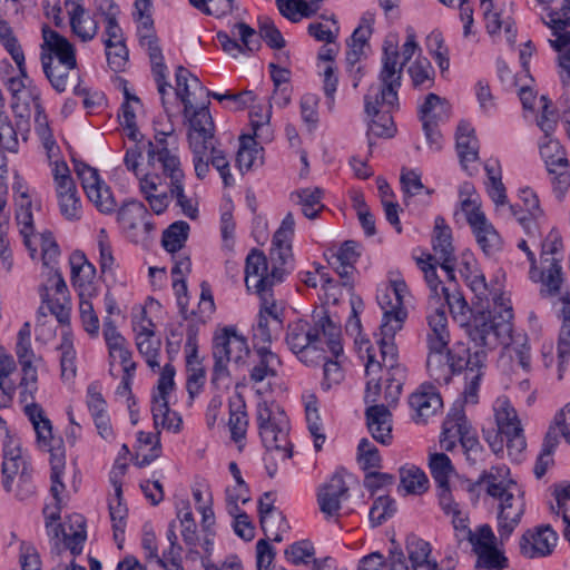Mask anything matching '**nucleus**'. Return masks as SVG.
I'll list each match as a JSON object with an SVG mask.
<instances>
[{"label":"nucleus","mask_w":570,"mask_h":570,"mask_svg":"<svg viewBox=\"0 0 570 570\" xmlns=\"http://www.w3.org/2000/svg\"><path fill=\"white\" fill-rule=\"evenodd\" d=\"M407 293V285L402 278L391 279L389 284L377 289L376 301L383 316L380 332L376 334V342L386 367H393L395 356H397L394 337L402 330L407 317L404 307V297Z\"/></svg>","instance_id":"obj_6"},{"label":"nucleus","mask_w":570,"mask_h":570,"mask_svg":"<svg viewBox=\"0 0 570 570\" xmlns=\"http://www.w3.org/2000/svg\"><path fill=\"white\" fill-rule=\"evenodd\" d=\"M42 66L43 73L51 87L58 92L62 94L68 87V79L70 75L77 69V62L71 63H52L45 62Z\"/></svg>","instance_id":"obj_58"},{"label":"nucleus","mask_w":570,"mask_h":570,"mask_svg":"<svg viewBox=\"0 0 570 570\" xmlns=\"http://www.w3.org/2000/svg\"><path fill=\"white\" fill-rule=\"evenodd\" d=\"M439 505L446 517L451 519V523L459 539H465L470 533L469 515L464 508L454 500L452 494L440 495Z\"/></svg>","instance_id":"obj_41"},{"label":"nucleus","mask_w":570,"mask_h":570,"mask_svg":"<svg viewBox=\"0 0 570 570\" xmlns=\"http://www.w3.org/2000/svg\"><path fill=\"white\" fill-rule=\"evenodd\" d=\"M271 259V269L268 262L263 252L252 249L246 257L245 264V284L248 291L253 289L255 293H264L266 289L283 282L285 275L291 273L294 265L281 264L276 259Z\"/></svg>","instance_id":"obj_9"},{"label":"nucleus","mask_w":570,"mask_h":570,"mask_svg":"<svg viewBox=\"0 0 570 570\" xmlns=\"http://www.w3.org/2000/svg\"><path fill=\"white\" fill-rule=\"evenodd\" d=\"M395 39L385 42L379 85H372L364 96L365 111L372 116L367 136L391 138L396 132L392 112L399 110V90L402 86V68H396Z\"/></svg>","instance_id":"obj_2"},{"label":"nucleus","mask_w":570,"mask_h":570,"mask_svg":"<svg viewBox=\"0 0 570 570\" xmlns=\"http://www.w3.org/2000/svg\"><path fill=\"white\" fill-rule=\"evenodd\" d=\"M432 246L434 250L432 256L440 262V266L445 272L448 279H455L456 258L452 245V233L451 228L444 224V219L441 217L435 219Z\"/></svg>","instance_id":"obj_25"},{"label":"nucleus","mask_w":570,"mask_h":570,"mask_svg":"<svg viewBox=\"0 0 570 570\" xmlns=\"http://www.w3.org/2000/svg\"><path fill=\"white\" fill-rule=\"evenodd\" d=\"M518 248L525 253L527 259L531 264L529 272L530 279L541 284L540 294L542 296H554L559 294L563 282L560 259L556 257L543 258L541 261V268L539 269L535 266V255L529 248L524 239L518 243Z\"/></svg>","instance_id":"obj_12"},{"label":"nucleus","mask_w":570,"mask_h":570,"mask_svg":"<svg viewBox=\"0 0 570 570\" xmlns=\"http://www.w3.org/2000/svg\"><path fill=\"white\" fill-rule=\"evenodd\" d=\"M549 21L544 23L552 29L554 40H550L551 47L556 51H562L570 45V31H564L570 27V9L562 4L560 10L551 9L548 13Z\"/></svg>","instance_id":"obj_43"},{"label":"nucleus","mask_w":570,"mask_h":570,"mask_svg":"<svg viewBox=\"0 0 570 570\" xmlns=\"http://www.w3.org/2000/svg\"><path fill=\"white\" fill-rule=\"evenodd\" d=\"M13 357L4 352L0 344V407H9L12 404L17 385L11 374L16 372Z\"/></svg>","instance_id":"obj_42"},{"label":"nucleus","mask_w":570,"mask_h":570,"mask_svg":"<svg viewBox=\"0 0 570 570\" xmlns=\"http://www.w3.org/2000/svg\"><path fill=\"white\" fill-rule=\"evenodd\" d=\"M169 134L159 132L155 135L154 140L147 144V166L155 170H160L171 199H175L176 206L181 214L189 219L198 217V202L185 193V173L181 167L177 148L169 147Z\"/></svg>","instance_id":"obj_5"},{"label":"nucleus","mask_w":570,"mask_h":570,"mask_svg":"<svg viewBox=\"0 0 570 570\" xmlns=\"http://www.w3.org/2000/svg\"><path fill=\"white\" fill-rule=\"evenodd\" d=\"M247 340L234 326L217 331L213 340V357L244 364L249 356Z\"/></svg>","instance_id":"obj_18"},{"label":"nucleus","mask_w":570,"mask_h":570,"mask_svg":"<svg viewBox=\"0 0 570 570\" xmlns=\"http://www.w3.org/2000/svg\"><path fill=\"white\" fill-rule=\"evenodd\" d=\"M509 469L505 466L492 469L482 480L487 493L498 501V507L513 505L514 500H507V491L512 487H520L514 480L508 478Z\"/></svg>","instance_id":"obj_37"},{"label":"nucleus","mask_w":570,"mask_h":570,"mask_svg":"<svg viewBox=\"0 0 570 570\" xmlns=\"http://www.w3.org/2000/svg\"><path fill=\"white\" fill-rule=\"evenodd\" d=\"M406 552L412 570H442L428 541L416 537L410 538L406 542Z\"/></svg>","instance_id":"obj_38"},{"label":"nucleus","mask_w":570,"mask_h":570,"mask_svg":"<svg viewBox=\"0 0 570 570\" xmlns=\"http://www.w3.org/2000/svg\"><path fill=\"white\" fill-rule=\"evenodd\" d=\"M275 495L272 492H265L258 500V512L261 519V527L264 533L274 541H281L282 538L278 533H274L271 529L275 521L286 525L284 517L281 512L276 511L274 507Z\"/></svg>","instance_id":"obj_49"},{"label":"nucleus","mask_w":570,"mask_h":570,"mask_svg":"<svg viewBox=\"0 0 570 570\" xmlns=\"http://www.w3.org/2000/svg\"><path fill=\"white\" fill-rule=\"evenodd\" d=\"M66 501H55L43 507L45 528L47 535L55 544L62 543L73 556L82 552L87 540L86 520L81 514H72L61 523L60 514Z\"/></svg>","instance_id":"obj_8"},{"label":"nucleus","mask_w":570,"mask_h":570,"mask_svg":"<svg viewBox=\"0 0 570 570\" xmlns=\"http://www.w3.org/2000/svg\"><path fill=\"white\" fill-rule=\"evenodd\" d=\"M281 366V358L271 351L269 346L254 345L253 365L249 370V380L253 383L258 384L276 377Z\"/></svg>","instance_id":"obj_31"},{"label":"nucleus","mask_w":570,"mask_h":570,"mask_svg":"<svg viewBox=\"0 0 570 570\" xmlns=\"http://www.w3.org/2000/svg\"><path fill=\"white\" fill-rule=\"evenodd\" d=\"M42 43L40 46V61L52 63H71L77 62V51L73 43H71L65 36L43 26Z\"/></svg>","instance_id":"obj_20"},{"label":"nucleus","mask_w":570,"mask_h":570,"mask_svg":"<svg viewBox=\"0 0 570 570\" xmlns=\"http://www.w3.org/2000/svg\"><path fill=\"white\" fill-rule=\"evenodd\" d=\"M400 488L406 494L421 495L430 488L426 473L414 464H405L400 469Z\"/></svg>","instance_id":"obj_50"},{"label":"nucleus","mask_w":570,"mask_h":570,"mask_svg":"<svg viewBox=\"0 0 570 570\" xmlns=\"http://www.w3.org/2000/svg\"><path fill=\"white\" fill-rule=\"evenodd\" d=\"M448 114L449 107L446 101L435 94H429L419 109V117L422 122H439L448 118Z\"/></svg>","instance_id":"obj_60"},{"label":"nucleus","mask_w":570,"mask_h":570,"mask_svg":"<svg viewBox=\"0 0 570 570\" xmlns=\"http://www.w3.org/2000/svg\"><path fill=\"white\" fill-rule=\"evenodd\" d=\"M117 220L126 236L135 243L145 240L155 230L147 207L138 200L125 203L117 212Z\"/></svg>","instance_id":"obj_14"},{"label":"nucleus","mask_w":570,"mask_h":570,"mask_svg":"<svg viewBox=\"0 0 570 570\" xmlns=\"http://www.w3.org/2000/svg\"><path fill=\"white\" fill-rule=\"evenodd\" d=\"M455 140L460 164L462 168L472 176L478 170L475 163L479 160L480 144L475 136V130L469 121L461 120L459 122Z\"/></svg>","instance_id":"obj_26"},{"label":"nucleus","mask_w":570,"mask_h":570,"mask_svg":"<svg viewBox=\"0 0 570 570\" xmlns=\"http://www.w3.org/2000/svg\"><path fill=\"white\" fill-rule=\"evenodd\" d=\"M416 266L423 273L425 283L431 291L433 297L441 298L443 293L450 291V287L453 285V281H449L450 285H444L438 276L436 265H440V262L435 259L431 254H425L424 257H414Z\"/></svg>","instance_id":"obj_52"},{"label":"nucleus","mask_w":570,"mask_h":570,"mask_svg":"<svg viewBox=\"0 0 570 570\" xmlns=\"http://www.w3.org/2000/svg\"><path fill=\"white\" fill-rule=\"evenodd\" d=\"M102 334L108 348L110 366L114 365L117 358L131 352L127 340L120 334L110 317L104 320Z\"/></svg>","instance_id":"obj_54"},{"label":"nucleus","mask_w":570,"mask_h":570,"mask_svg":"<svg viewBox=\"0 0 570 570\" xmlns=\"http://www.w3.org/2000/svg\"><path fill=\"white\" fill-rule=\"evenodd\" d=\"M323 194L324 191L320 187H307L293 191L291 199L301 206L302 213L306 218L314 219L324 208L322 203Z\"/></svg>","instance_id":"obj_48"},{"label":"nucleus","mask_w":570,"mask_h":570,"mask_svg":"<svg viewBox=\"0 0 570 570\" xmlns=\"http://www.w3.org/2000/svg\"><path fill=\"white\" fill-rule=\"evenodd\" d=\"M429 468L438 487V498L445 492L452 494L450 490V478L455 470L450 458L444 453H431L429 456Z\"/></svg>","instance_id":"obj_45"},{"label":"nucleus","mask_w":570,"mask_h":570,"mask_svg":"<svg viewBox=\"0 0 570 570\" xmlns=\"http://www.w3.org/2000/svg\"><path fill=\"white\" fill-rule=\"evenodd\" d=\"M52 178L55 185L56 197L76 195L78 189L73 178L71 177L70 169L65 161H56L52 167Z\"/></svg>","instance_id":"obj_62"},{"label":"nucleus","mask_w":570,"mask_h":570,"mask_svg":"<svg viewBox=\"0 0 570 570\" xmlns=\"http://www.w3.org/2000/svg\"><path fill=\"white\" fill-rule=\"evenodd\" d=\"M256 137L243 135L239 138V148L236 155V165L240 171L249 170L263 164L264 149L255 139Z\"/></svg>","instance_id":"obj_46"},{"label":"nucleus","mask_w":570,"mask_h":570,"mask_svg":"<svg viewBox=\"0 0 570 570\" xmlns=\"http://www.w3.org/2000/svg\"><path fill=\"white\" fill-rule=\"evenodd\" d=\"M20 186L18 188L13 186L17 194L16 222L19 234L23 239L24 246L30 252L31 257H35L37 245L40 244L43 264L48 266L59 256V246L50 232L36 233L32 200L27 190H20Z\"/></svg>","instance_id":"obj_7"},{"label":"nucleus","mask_w":570,"mask_h":570,"mask_svg":"<svg viewBox=\"0 0 570 570\" xmlns=\"http://www.w3.org/2000/svg\"><path fill=\"white\" fill-rule=\"evenodd\" d=\"M175 367L166 364L159 375L157 390L153 394L151 413L155 428H180V415L171 411L168 405V395L175 387Z\"/></svg>","instance_id":"obj_11"},{"label":"nucleus","mask_w":570,"mask_h":570,"mask_svg":"<svg viewBox=\"0 0 570 570\" xmlns=\"http://www.w3.org/2000/svg\"><path fill=\"white\" fill-rule=\"evenodd\" d=\"M233 36H238L249 53L258 51L263 39L272 49L285 47V40L274 22L268 18L259 19L258 32L245 22H237L230 30Z\"/></svg>","instance_id":"obj_17"},{"label":"nucleus","mask_w":570,"mask_h":570,"mask_svg":"<svg viewBox=\"0 0 570 570\" xmlns=\"http://www.w3.org/2000/svg\"><path fill=\"white\" fill-rule=\"evenodd\" d=\"M294 216L292 213H288L284 217L279 228L274 234L271 248V257L281 264L292 265L294 262L292 253V238L294 235Z\"/></svg>","instance_id":"obj_33"},{"label":"nucleus","mask_w":570,"mask_h":570,"mask_svg":"<svg viewBox=\"0 0 570 570\" xmlns=\"http://www.w3.org/2000/svg\"><path fill=\"white\" fill-rule=\"evenodd\" d=\"M16 354L22 370V377L19 384L21 389L20 396L22 402H27L28 399L33 397L38 381L37 368L32 365L35 354L31 347V338H17Z\"/></svg>","instance_id":"obj_29"},{"label":"nucleus","mask_w":570,"mask_h":570,"mask_svg":"<svg viewBox=\"0 0 570 570\" xmlns=\"http://www.w3.org/2000/svg\"><path fill=\"white\" fill-rule=\"evenodd\" d=\"M426 323V346L435 350L449 347L451 336L445 309L443 307L430 309Z\"/></svg>","instance_id":"obj_36"},{"label":"nucleus","mask_w":570,"mask_h":570,"mask_svg":"<svg viewBox=\"0 0 570 570\" xmlns=\"http://www.w3.org/2000/svg\"><path fill=\"white\" fill-rule=\"evenodd\" d=\"M29 130V115L19 112V116H16L14 124L8 119V116L4 114V98L0 91V150L17 153L19 137L26 141Z\"/></svg>","instance_id":"obj_24"},{"label":"nucleus","mask_w":570,"mask_h":570,"mask_svg":"<svg viewBox=\"0 0 570 570\" xmlns=\"http://www.w3.org/2000/svg\"><path fill=\"white\" fill-rule=\"evenodd\" d=\"M285 343L301 362L309 366L325 360L326 348L332 356L343 354L341 325L323 308L315 311L311 320L299 318L288 323Z\"/></svg>","instance_id":"obj_3"},{"label":"nucleus","mask_w":570,"mask_h":570,"mask_svg":"<svg viewBox=\"0 0 570 570\" xmlns=\"http://www.w3.org/2000/svg\"><path fill=\"white\" fill-rule=\"evenodd\" d=\"M367 362L365 365V374L368 377V381L366 383V390H365V402H375L377 395L380 394L381 385L379 380L376 379V374L382 370V367H385L389 371H394L393 374H390L391 377H386L385 380V389H384V400L385 402L391 405L394 404L402 392V382L400 379H396L394 375L396 372L400 371V368L396 366V363L393 367H386L384 365V362H380L376 360L375 354H372L370 350H367Z\"/></svg>","instance_id":"obj_16"},{"label":"nucleus","mask_w":570,"mask_h":570,"mask_svg":"<svg viewBox=\"0 0 570 570\" xmlns=\"http://www.w3.org/2000/svg\"><path fill=\"white\" fill-rule=\"evenodd\" d=\"M161 454L160 433L158 430H140L134 445L135 464L139 468L149 465Z\"/></svg>","instance_id":"obj_34"},{"label":"nucleus","mask_w":570,"mask_h":570,"mask_svg":"<svg viewBox=\"0 0 570 570\" xmlns=\"http://www.w3.org/2000/svg\"><path fill=\"white\" fill-rule=\"evenodd\" d=\"M163 180L165 179L160 170H155L154 168H149V171L140 177L139 190L156 215L163 214L169 205V191L156 194Z\"/></svg>","instance_id":"obj_32"},{"label":"nucleus","mask_w":570,"mask_h":570,"mask_svg":"<svg viewBox=\"0 0 570 570\" xmlns=\"http://www.w3.org/2000/svg\"><path fill=\"white\" fill-rule=\"evenodd\" d=\"M97 12L104 17L106 23L105 43L114 41H122V30L118 24L119 7L114 0H97Z\"/></svg>","instance_id":"obj_55"},{"label":"nucleus","mask_w":570,"mask_h":570,"mask_svg":"<svg viewBox=\"0 0 570 570\" xmlns=\"http://www.w3.org/2000/svg\"><path fill=\"white\" fill-rule=\"evenodd\" d=\"M189 234V224L177 220L169 225L163 233L161 244L164 248L176 254L184 247Z\"/></svg>","instance_id":"obj_59"},{"label":"nucleus","mask_w":570,"mask_h":570,"mask_svg":"<svg viewBox=\"0 0 570 570\" xmlns=\"http://www.w3.org/2000/svg\"><path fill=\"white\" fill-rule=\"evenodd\" d=\"M262 442L268 454L264 458L265 469L269 478L277 473L275 460H287L292 456L291 443L287 439V430H261Z\"/></svg>","instance_id":"obj_27"},{"label":"nucleus","mask_w":570,"mask_h":570,"mask_svg":"<svg viewBox=\"0 0 570 570\" xmlns=\"http://www.w3.org/2000/svg\"><path fill=\"white\" fill-rule=\"evenodd\" d=\"M481 8L484 12L485 29L491 37H497L503 30L509 43L515 42L517 29L514 20L509 14L494 10L493 0H481Z\"/></svg>","instance_id":"obj_35"},{"label":"nucleus","mask_w":570,"mask_h":570,"mask_svg":"<svg viewBox=\"0 0 570 570\" xmlns=\"http://www.w3.org/2000/svg\"><path fill=\"white\" fill-rule=\"evenodd\" d=\"M502 301V298H500ZM512 307L503 302H494L492 311L474 318L470 336L481 348L473 353L463 346L450 350L428 347L426 370L438 384H448L451 377L463 372V396L471 403H478L480 381L487 361V351L500 345H509L512 333Z\"/></svg>","instance_id":"obj_1"},{"label":"nucleus","mask_w":570,"mask_h":570,"mask_svg":"<svg viewBox=\"0 0 570 570\" xmlns=\"http://www.w3.org/2000/svg\"><path fill=\"white\" fill-rule=\"evenodd\" d=\"M136 345L140 355L145 357L148 366L153 370L159 368L158 356L161 344L160 341L155 337L154 332L142 326L136 335Z\"/></svg>","instance_id":"obj_56"},{"label":"nucleus","mask_w":570,"mask_h":570,"mask_svg":"<svg viewBox=\"0 0 570 570\" xmlns=\"http://www.w3.org/2000/svg\"><path fill=\"white\" fill-rule=\"evenodd\" d=\"M462 212L475 236L476 243L487 256H494L502 248V238L474 199L461 203Z\"/></svg>","instance_id":"obj_10"},{"label":"nucleus","mask_w":570,"mask_h":570,"mask_svg":"<svg viewBox=\"0 0 570 570\" xmlns=\"http://www.w3.org/2000/svg\"><path fill=\"white\" fill-rule=\"evenodd\" d=\"M108 507L114 539L117 542L118 548L121 549L125 541V530L128 517V508L122 501V494L114 493L109 499Z\"/></svg>","instance_id":"obj_53"},{"label":"nucleus","mask_w":570,"mask_h":570,"mask_svg":"<svg viewBox=\"0 0 570 570\" xmlns=\"http://www.w3.org/2000/svg\"><path fill=\"white\" fill-rule=\"evenodd\" d=\"M485 438L494 453L502 452L505 446L512 460H520L527 446L523 430H485Z\"/></svg>","instance_id":"obj_30"},{"label":"nucleus","mask_w":570,"mask_h":570,"mask_svg":"<svg viewBox=\"0 0 570 570\" xmlns=\"http://www.w3.org/2000/svg\"><path fill=\"white\" fill-rule=\"evenodd\" d=\"M493 411L498 428H520L523 423L507 396H500L494 401Z\"/></svg>","instance_id":"obj_63"},{"label":"nucleus","mask_w":570,"mask_h":570,"mask_svg":"<svg viewBox=\"0 0 570 570\" xmlns=\"http://www.w3.org/2000/svg\"><path fill=\"white\" fill-rule=\"evenodd\" d=\"M65 9L71 32L83 42L92 40L98 33L99 26L83 3L80 0H65Z\"/></svg>","instance_id":"obj_28"},{"label":"nucleus","mask_w":570,"mask_h":570,"mask_svg":"<svg viewBox=\"0 0 570 570\" xmlns=\"http://www.w3.org/2000/svg\"><path fill=\"white\" fill-rule=\"evenodd\" d=\"M540 155L544 160L548 173L557 171L558 166L569 165L566 151L559 140L544 136L539 145Z\"/></svg>","instance_id":"obj_57"},{"label":"nucleus","mask_w":570,"mask_h":570,"mask_svg":"<svg viewBox=\"0 0 570 570\" xmlns=\"http://www.w3.org/2000/svg\"><path fill=\"white\" fill-rule=\"evenodd\" d=\"M458 268L460 275L464 278L466 285L472 292H474L479 297L485 295V277L480 271L476 259L471 253L462 254Z\"/></svg>","instance_id":"obj_47"},{"label":"nucleus","mask_w":570,"mask_h":570,"mask_svg":"<svg viewBox=\"0 0 570 570\" xmlns=\"http://www.w3.org/2000/svg\"><path fill=\"white\" fill-rule=\"evenodd\" d=\"M86 405L96 428H108L110 416L108 404L102 394V385L95 381L86 390Z\"/></svg>","instance_id":"obj_39"},{"label":"nucleus","mask_w":570,"mask_h":570,"mask_svg":"<svg viewBox=\"0 0 570 570\" xmlns=\"http://www.w3.org/2000/svg\"><path fill=\"white\" fill-rule=\"evenodd\" d=\"M358 256L357 244L353 240H346L335 253L331 254L328 263L342 278L348 281L355 271L354 265Z\"/></svg>","instance_id":"obj_44"},{"label":"nucleus","mask_w":570,"mask_h":570,"mask_svg":"<svg viewBox=\"0 0 570 570\" xmlns=\"http://www.w3.org/2000/svg\"><path fill=\"white\" fill-rule=\"evenodd\" d=\"M520 203L507 207L508 218H514L528 235L539 233V220L543 218L538 196L530 188H523L519 195Z\"/></svg>","instance_id":"obj_19"},{"label":"nucleus","mask_w":570,"mask_h":570,"mask_svg":"<svg viewBox=\"0 0 570 570\" xmlns=\"http://www.w3.org/2000/svg\"><path fill=\"white\" fill-rule=\"evenodd\" d=\"M57 350L60 352L61 377L65 380L73 379L77 373L76 350L70 333L62 334Z\"/></svg>","instance_id":"obj_61"},{"label":"nucleus","mask_w":570,"mask_h":570,"mask_svg":"<svg viewBox=\"0 0 570 570\" xmlns=\"http://www.w3.org/2000/svg\"><path fill=\"white\" fill-rule=\"evenodd\" d=\"M562 309V325L558 341V357H559V379H562V372L564 364L568 362L570 356V293L564 294L561 297Z\"/></svg>","instance_id":"obj_51"},{"label":"nucleus","mask_w":570,"mask_h":570,"mask_svg":"<svg viewBox=\"0 0 570 570\" xmlns=\"http://www.w3.org/2000/svg\"><path fill=\"white\" fill-rule=\"evenodd\" d=\"M507 500H514L513 505L498 507L497 530L501 542L507 541L521 522L525 510L524 492L521 487H512L507 491Z\"/></svg>","instance_id":"obj_22"},{"label":"nucleus","mask_w":570,"mask_h":570,"mask_svg":"<svg viewBox=\"0 0 570 570\" xmlns=\"http://www.w3.org/2000/svg\"><path fill=\"white\" fill-rule=\"evenodd\" d=\"M348 498V485L343 471H336L316 493L318 509L327 521H336L341 517L342 503Z\"/></svg>","instance_id":"obj_15"},{"label":"nucleus","mask_w":570,"mask_h":570,"mask_svg":"<svg viewBox=\"0 0 570 570\" xmlns=\"http://www.w3.org/2000/svg\"><path fill=\"white\" fill-rule=\"evenodd\" d=\"M175 78L176 96L184 105L183 117L189 148L202 154L209 149L210 144L216 142V126L208 108L210 102L197 105L198 97L204 96L206 88L183 66L176 68Z\"/></svg>","instance_id":"obj_4"},{"label":"nucleus","mask_w":570,"mask_h":570,"mask_svg":"<svg viewBox=\"0 0 570 570\" xmlns=\"http://www.w3.org/2000/svg\"><path fill=\"white\" fill-rule=\"evenodd\" d=\"M558 535L550 527H537L527 530L520 538L519 548L523 557L543 558L553 551Z\"/></svg>","instance_id":"obj_23"},{"label":"nucleus","mask_w":570,"mask_h":570,"mask_svg":"<svg viewBox=\"0 0 570 570\" xmlns=\"http://www.w3.org/2000/svg\"><path fill=\"white\" fill-rule=\"evenodd\" d=\"M415 89H429L434 82V69L431 62L423 58L415 60L407 69Z\"/></svg>","instance_id":"obj_64"},{"label":"nucleus","mask_w":570,"mask_h":570,"mask_svg":"<svg viewBox=\"0 0 570 570\" xmlns=\"http://www.w3.org/2000/svg\"><path fill=\"white\" fill-rule=\"evenodd\" d=\"M28 470V454L22 446L21 439L17 430H6L2 440V465L3 488L11 491L13 479L21 474L24 475Z\"/></svg>","instance_id":"obj_13"},{"label":"nucleus","mask_w":570,"mask_h":570,"mask_svg":"<svg viewBox=\"0 0 570 570\" xmlns=\"http://www.w3.org/2000/svg\"><path fill=\"white\" fill-rule=\"evenodd\" d=\"M411 417L415 424H428L443 406L442 397L432 385L422 384L409 397Z\"/></svg>","instance_id":"obj_21"},{"label":"nucleus","mask_w":570,"mask_h":570,"mask_svg":"<svg viewBox=\"0 0 570 570\" xmlns=\"http://www.w3.org/2000/svg\"><path fill=\"white\" fill-rule=\"evenodd\" d=\"M40 451L50 454V464H66V446L62 430H35Z\"/></svg>","instance_id":"obj_40"}]
</instances>
